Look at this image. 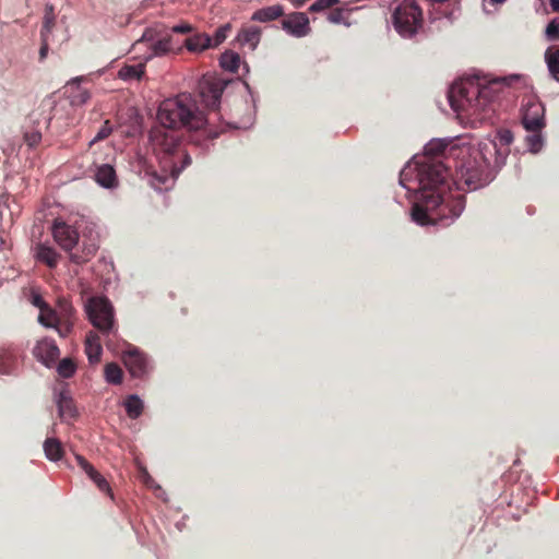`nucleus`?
I'll return each instance as SVG.
<instances>
[{
	"instance_id": "7ed1b4c3",
	"label": "nucleus",
	"mask_w": 559,
	"mask_h": 559,
	"mask_svg": "<svg viewBox=\"0 0 559 559\" xmlns=\"http://www.w3.org/2000/svg\"><path fill=\"white\" fill-rule=\"evenodd\" d=\"M152 150L159 163L160 173H147L150 183L156 190L168 189L181 173L191 163L188 154L182 153L181 133L178 130L167 129L155 124L150 132Z\"/></svg>"
},
{
	"instance_id": "f03ea898",
	"label": "nucleus",
	"mask_w": 559,
	"mask_h": 559,
	"mask_svg": "<svg viewBox=\"0 0 559 559\" xmlns=\"http://www.w3.org/2000/svg\"><path fill=\"white\" fill-rule=\"evenodd\" d=\"M524 81L519 74L487 80L471 76L455 82L449 91L451 108L462 122L472 126L490 117L502 86Z\"/></svg>"
},
{
	"instance_id": "72a5a7b5",
	"label": "nucleus",
	"mask_w": 559,
	"mask_h": 559,
	"mask_svg": "<svg viewBox=\"0 0 559 559\" xmlns=\"http://www.w3.org/2000/svg\"><path fill=\"white\" fill-rule=\"evenodd\" d=\"M55 24V15L52 11V7L46 8V13L44 17L43 28H41V37H48V35L51 33V29Z\"/></svg>"
},
{
	"instance_id": "b1692460",
	"label": "nucleus",
	"mask_w": 559,
	"mask_h": 559,
	"mask_svg": "<svg viewBox=\"0 0 559 559\" xmlns=\"http://www.w3.org/2000/svg\"><path fill=\"white\" fill-rule=\"evenodd\" d=\"M283 13L284 11L281 5H271L255 11L252 14L251 20L258 22H270L282 16Z\"/></svg>"
},
{
	"instance_id": "9d476101",
	"label": "nucleus",
	"mask_w": 559,
	"mask_h": 559,
	"mask_svg": "<svg viewBox=\"0 0 559 559\" xmlns=\"http://www.w3.org/2000/svg\"><path fill=\"white\" fill-rule=\"evenodd\" d=\"M545 108L539 102H528L523 111L522 123L527 131H540L545 126Z\"/></svg>"
},
{
	"instance_id": "39448f33",
	"label": "nucleus",
	"mask_w": 559,
	"mask_h": 559,
	"mask_svg": "<svg viewBox=\"0 0 559 559\" xmlns=\"http://www.w3.org/2000/svg\"><path fill=\"white\" fill-rule=\"evenodd\" d=\"M460 155L461 159L455 165L454 183L457 188L465 185L468 189H478L486 181L485 175L490 166V160L483 155L479 148L461 150Z\"/></svg>"
},
{
	"instance_id": "5701e85b",
	"label": "nucleus",
	"mask_w": 559,
	"mask_h": 559,
	"mask_svg": "<svg viewBox=\"0 0 559 559\" xmlns=\"http://www.w3.org/2000/svg\"><path fill=\"white\" fill-rule=\"evenodd\" d=\"M545 61L550 76L559 82V46L550 47L546 50Z\"/></svg>"
},
{
	"instance_id": "9b49d317",
	"label": "nucleus",
	"mask_w": 559,
	"mask_h": 559,
	"mask_svg": "<svg viewBox=\"0 0 559 559\" xmlns=\"http://www.w3.org/2000/svg\"><path fill=\"white\" fill-rule=\"evenodd\" d=\"M282 26L288 34L295 37L307 36L311 31L309 19L307 14L302 12H294L288 14L282 21Z\"/></svg>"
},
{
	"instance_id": "f704fd0d",
	"label": "nucleus",
	"mask_w": 559,
	"mask_h": 559,
	"mask_svg": "<svg viewBox=\"0 0 559 559\" xmlns=\"http://www.w3.org/2000/svg\"><path fill=\"white\" fill-rule=\"evenodd\" d=\"M231 29L230 24H224L221 27H218L214 34V37L212 38L213 48L219 46L226 38Z\"/></svg>"
},
{
	"instance_id": "c9c22d12",
	"label": "nucleus",
	"mask_w": 559,
	"mask_h": 559,
	"mask_svg": "<svg viewBox=\"0 0 559 559\" xmlns=\"http://www.w3.org/2000/svg\"><path fill=\"white\" fill-rule=\"evenodd\" d=\"M73 328V319L58 320V323L53 326L58 334L62 337L69 335Z\"/></svg>"
},
{
	"instance_id": "3c124183",
	"label": "nucleus",
	"mask_w": 559,
	"mask_h": 559,
	"mask_svg": "<svg viewBox=\"0 0 559 559\" xmlns=\"http://www.w3.org/2000/svg\"><path fill=\"white\" fill-rule=\"evenodd\" d=\"M295 8H301L307 0H289Z\"/></svg>"
},
{
	"instance_id": "7c9ffc66",
	"label": "nucleus",
	"mask_w": 559,
	"mask_h": 559,
	"mask_svg": "<svg viewBox=\"0 0 559 559\" xmlns=\"http://www.w3.org/2000/svg\"><path fill=\"white\" fill-rule=\"evenodd\" d=\"M58 320H68L73 319V307L72 305L64 298H60L57 304V308L55 309Z\"/></svg>"
},
{
	"instance_id": "8fccbe9b",
	"label": "nucleus",
	"mask_w": 559,
	"mask_h": 559,
	"mask_svg": "<svg viewBox=\"0 0 559 559\" xmlns=\"http://www.w3.org/2000/svg\"><path fill=\"white\" fill-rule=\"evenodd\" d=\"M151 40V37L147 36V33H145L142 38L140 40H138L135 44H134V48L141 46V45H144L146 44V41Z\"/></svg>"
},
{
	"instance_id": "a878e982",
	"label": "nucleus",
	"mask_w": 559,
	"mask_h": 559,
	"mask_svg": "<svg viewBox=\"0 0 559 559\" xmlns=\"http://www.w3.org/2000/svg\"><path fill=\"white\" fill-rule=\"evenodd\" d=\"M59 416L61 418L68 419L75 417V408L73 402L67 393L61 392L57 400Z\"/></svg>"
},
{
	"instance_id": "1a4fd4ad",
	"label": "nucleus",
	"mask_w": 559,
	"mask_h": 559,
	"mask_svg": "<svg viewBox=\"0 0 559 559\" xmlns=\"http://www.w3.org/2000/svg\"><path fill=\"white\" fill-rule=\"evenodd\" d=\"M122 352V361L130 374L134 378H141L148 371L147 357L135 346L126 343Z\"/></svg>"
},
{
	"instance_id": "dca6fc26",
	"label": "nucleus",
	"mask_w": 559,
	"mask_h": 559,
	"mask_svg": "<svg viewBox=\"0 0 559 559\" xmlns=\"http://www.w3.org/2000/svg\"><path fill=\"white\" fill-rule=\"evenodd\" d=\"M85 353L91 364H97L100 360L103 348L99 336L91 331L85 338Z\"/></svg>"
},
{
	"instance_id": "603ef678",
	"label": "nucleus",
	"mask_w": 559,
	"mask_h": 559,
	"mask_svg": "<svg viewBox=\"0 0 559 559\" xmlns=\"http://www.w3.org/2000/svg\"><path fill=\"white\" fill-rule=\"evenodd\" d=\"M550 5L555 12H559V0H550Z\"/></svg>"
},
{
	"instance_id": "09e8293b",
	"label": "nucleus",
	"mask_w": 559,
	"mask_h": 559,
	"mask_svg": "<svg viewBox=\"0 0 559 559\" xmlns=\"http://www.w3.org/2000/svg\"><path fill=\"white\" fill-rule=\"evenodd\" d=\"M506 1L507 0H484V9L487 10V3H489L491 5H496V4H502Z\"/></svg>"
},
{
	"instance_id": "ddd939ff",
	"label": "nucleus",
	"mask_w": 559,
	"mask_h": 559,
	"mask_svg": "<svg viewBox=\"0 0 559 559\" xmlns=\"http://www.w3.org/2000/svg\"><path fill=\"white\" fill-rule=\"evenodd\" d=\"M200 96L209 108H215L221 99L223 87L219 82L204 79L200 82Z\"/></svg>"
},
{
	"instance_id": "ea45409f",
	"label": "nucleus",
	"mask_w": 559,
	"mask_h": 559,
	"mask_svg": "<svg viewBox=\"0 0 559 559\" xmlns=\"http://www.w3.org/2000/svg\"><path fill=\"white\" fill-rule=\"evenodd\" d=\"M546 35L549 39H559V19L550 21L546 27Z\"/></svg>"
},
{
	"instance_id": "393cba45",
	"label": "nucleus",
	"mask_w": 559,
	"mask_h": 559,
	"mask_svg": "<svg viewBox=\"0 0 559 559\" xmlns=\"http://www.w3.org/2000/svg\"><path fill=\"white\" fill-rule=\"evenodd\" d=\"M45 455L50 461H59L63 456L61 442L56 438H47L44 442Z\"/></svg>"
},
{
	"instance_id": "aec40b11",
	"label": "nucleus",
	"mask_w": 559,
	"mask_h": 559,
	"mask_svg": "<svg viewBox=\"0 0 559 559\" xmlns=\"http://www.w3.org/2000/svg\"><path fill=\"white\" fill-rule=\"evenodd\" d=\"M150 52L145 57V60H150L153 57L164 56L174 50L171 36H165L156 41L151 43L148 46Z\"/></svg>"
},
{
	"instance_id": "cd10ccee",
	"label": "nucleus",
	"mask_w": 559,
	"mask_h": 559,
	"mask_svg": "<svg viewBox=\"0 0 559 559\" xmlns=\"http://www.w3.org/2000/svg\"><path fill=\"white\" fill-rule=\"evenodd\" d=\"M124 407L128 416L132 419H135L142 414L144 405L138 395H130L124 401Z\"/></svg>"
},
{
	"instance_id": "2eb2a0df",
	"label": "nucleus",
	"mask_w": 559,
	"mask_h": 559,
	"mask_svg": "<svg viewBox=\"0 0 559 559\" xmlns=\"http://www.w3.org/2000/svg\"><path fill=\"white\" fill-rule=\"evenodd\" d=\"M185 47L193 53L203 52L213 48L212 37L205 33H197L185 40Z\"/></svg>"
},
{
	"instance_id": "a18cd8bd",
	"label": "nucleus",
	"mask_w": 559,
	"mask_h": 559,
	"mask_svg": "<svg viewBox=\"0 0 559 559\" xmlns=\"http://www.w3.org/2000/svg\"><path fill=\"white\" fill-rule=\"evenodd\" d=\"M328 19L331 23H335V24L341 23V22H343V11L340 9H336L329 14Z\"/></svg>"
},
{
	"instance_id": "de8ad7c7",
	"label": "nucleus",
	"mask_w": 559,
	"mask_h": 559,
	"mask_svg": "<svg viewBox=\"0 0 559 559\" xmlns=\"http://www.w3.org/2000/svg\"><path fill=\"white\" fill-rule=\"evenodd\" d=\"M48 52V37H41V47L39 50L40 59H45Z\"/></svg>"
},
{
	"instance_id": "412c9836",
	"label": "nucleus",
	"mask_w": 559,
	"mask_h": 559,
	"mask_svg": "<svg viewBox=\"0 0 559 559\" xmlns=\"http://www.w3.org/2000/svg\"><path fill=\"white\" fill-rule=\"evenodd\" d=\"M17 361V352L11 348L0 349V373L8 374L12 372Z\"/></svg>"
},
{
	"instance_id": "a19ab883",
	"label": "nucleus",
	"mask_w": 559,
	"mask_h": 559,
	"mask_svg": "<svg viewBox=\"0 0 559 559\" xmlns=\"http://www.w3.org/2000/svg\"><path fill=\"white\" fill-rule=\"evenodd\" d=\"M112 129L109 124V121H105L104 126L100 128V130L97 132L95 138L90 142V145L94 144L97 141L104 140L111 133Z\"/></svg>"
},
{
	"instance_id": "49530a36",
	"label": "nucleus",
	"mask_w": 559,
	"mask_h": 559,
	"mask_svg": "<svg viewBox=\"0 0 559 559\" xmlns=\"http://www.w3.org/2000/svg\"><path fill=\"white\" fill-rule=\"evenodd\" d=\"M512 140H513V135L510 131L504 130V131L500 132V142L502 144L508 145L512 142Z\"/></svg>"
},
{
	"instance_id": "a211bd4d",
	"label": "nucleus",
	"mask_w": 559,
	"mask_h": 559,
	"mask_svg": "<svg viewBox=\"0 0 559 559\" xmlns=\"http://www.w3.org/2000/svg\"><path fill=\"white\" fill-rule=\"evenodd\" d=\"M35 258L37 261L52 269L57 266L60 254L53 248L38 243L35 248Z\"/></svg>"
},
{
	"instance_id": "f8f14e48",
	"label": "nucleus",
	"mask_w": 559,
	"mask_h": 559,
	"mask_svg": "<svg viewBox=\"0 0 559 559\" xmlns=\"http://www.w3.org/2000/svg\"><path fill=\"white\" fill-rule=\"evenodd\" d=\"M33 353L35 357L47 367L55 364L60 355V350L55 341L48 337L38 341Z\"/></svg>"
},
{
	"instance_id": "bb28decb",
	"label": "nucleus",
	"mask_w": 559,
	"mask_h": 559,
	"mask_svg": "<svg viewBox=\"0 0 559 559\" xmlns=\"http://www.w3.org/2000/svg\"><path fill=\"white\" fill-rule=\"evenodd\" d=\"M240 56L234 51H225L219 59L221 67L229 72L236 73L240 67Z\"/></svg>"
},
{
	"instance_id": "79ce46f5",
	"label": "nucleus",
	"mask_w": 559,
	"mask_h": 559,
	"mask_svg": "<svg viewBox=\"0 0 559 559\" xmlns=\"http://www.w3.org/2000/svg\"><path fill=\"white\" fill-rule=\"evenodd\" d=\"M91 95L87 91H80L78 95H75L72 99V103L75 105H82L90 99Z\"/></svg>"
},
{
	"instance_id": "c85d7f7f",
	"label": "nucleus",
	"mask_w": 559,
	"mask_h": 559,
	"mask_svg": "<svg viewBox=\"0 0 559 559\" xmlns=\"http://www.w3.org/2000/svg\"><path fill=\"white\" fill-rule=\"evenodd\" d=\"M38 322L46 328H53L58 323L56 310L46 305L40 309Z\"/></svg>"
},
{
	"instance_id": "473e14b6",
	"label": "nucleus",
	"mask_w": 559,
	"mask_h": 559,
	"mask_svg": "<svg viewBox=\"0 0 559 559\" xmlns=\"http://www.w3.org/2000/svg\"><path fill=\"white\" fill-rule=\"evenodd\" d=\"M57 370L62 378H70L75 372V365L70 358H64L58 364Z\"/></svg>"
},
{
	"instance_id": "f3484780",
	"label": "nucleus",
	"mask_w": 559,
	"mask_h": 559,
	"mask_svg": "<svg viewBox=\"0 0 559 559\" xmlns=\"http://www.w3.org/2000/svg\"><path fill=\"white\" fill-rule=\"evenodd\" d=\"M261 39V29L258 26L243 27L237 36V41L241 46H248L251 50H254Z\"/></svg>"
},
{
	"instance_id": "20e7f679",
	"label": "nucleus",
	"mask_w": 559,
	"mask_h": 559,
	"mask_svg": "<svg viewBox=\"0 0 559 559\" xmlns=\"http://www.w3.org/2000/svg\"><path fill=\"white\" fill-rule=\"evenodd\" d=\"M156 118V124L178 131L181 128L199 130L207 122L203 112L198 109L195 100L186 93L162 102Z\"/></svg>"
},
{
	"instance_id": "6e6552de",
	"label": "nucleus",
	"mask_w": 559,
	"mask_h": 559,
	"mask_svg": "<svg viewBox=\"0 0 559 559\" xmlns=\"http://www.w3.org/2000/svg\"><path fill=\"white\" fill-rule=\"evenodd\" d=\"M392 22L402 37L409 38L423 26V11L415 0H404L395 8Z\"/></svg>"
},
{
	"instance_id": "0eeeda50",
	"label": "nucleus",
	"mask_w": 559,
	"mask_h": 559,
	"mask_svg": "<svg viewBox=\"0 0 559 559\" xmlns=\"http://www.w3.org/2000/svg\"><path fill=\"white\" fill-rule=\"evenodd\" d=\"M85 310L91 323L105 336L108 349H114L112 338L117 329L114 319V308L105 297H92L85 305Z\"/></svg>"
},
{
	"instance_id": "f257e3e1",
	"label": "nucleus",
	"mask_w": 559,
	"mask_h": 559,
	"mask_svg": "<svg viewBox=\"0 0 559 559\" xmlns=\"http://www.w3.org/2000/svg\"><path fill=\"white\" fill-rule=\"evenodd\" d=\"M445 150L447 144L441 141L429 142L425 155L415 157L400 174V183L418 194L412 218L421 226H450L465 206L463 195L451 192L448 167L437 159Z\"/></svg>"
},
{
	"instance_id": "c756f323",
	"label": "nucleus",
	"mask_w": 559,
	"mask_h": 559,
	"mask_svg": "<svg viewBox=\"0 0 559 559\" xmlns=\"http://www.w3.org/2000/svg\"><path fill=\"white\" fill-rule=\"evenodd\" d=\"M105 378L108 383L120 384L122 382V370L115 364H107L105 367Z\"/></svg>"
},
{
	"instance_id": "e433bc0d",
	"label": "nucleus",
	"mask_w": 559,
	"mask_h": 559,
	"mask_svg": "<svg viewBox=\"0 0 559 559\" xmlns=\"http://www.w3.org/2000/svg\"><path fill=\"white\" fill-rule=\"evenodd\" d=\"M140 479L150 488H154L158 493V497H162L163 490L162 488L155 484L154 479L151 477L148 472L145 468H141L140 471Z\"/></svg>"
},
{
	"instance_id": "423d86ee",
	"label": "nucleus",
	"mask_w": 559,
	"mask_h": 559,
	"mask_svg": "<svg viewBox=\"0 0 559 559\" xmlns=\"http://www.w3.org/2000/svg\"><path fill=\"white\" fill-rule=\"evenodd\" d=\"M52 235L58 245L70 253V260L75 264H83L87 262L97 251V245L95 242H82L81 247L76 250L75 247L79 245L78 231L67 225L66 223H56L53 225Z\"/></svg>"
},
{
	"instance_id": "37998d69",
	"label": "nucleus",
	"mask_w": 559,
	"mask_h": 559,
	"mask_svg": "<svg viewBox=\"0 0 559 559\" xmlns=\"http://www.w3.org/2000/svg\"><path fill=\"white\" fill-rule=\"evenodd\" d=\"M192 31H193V26L189 23H182L179 25H175L173 27V32L179 33V34H188V33H191Z\"/></svg>"
},
{
	"instance_id": "2f4dec72",
	"label": "nucleus",
	"mask_w": 559,
	"mask_h": 559,
	"mask_svg": "<svg viewBox=\"0 0 559 559\" xmlns=\"http://www.w3.org/2000/svg\"><path fill=\"white\" fill-rule=\"evenodd\" d=\"M531 134L526 136V143L528 146V150L532 153H537L540 151L543 146V138L540 134V131H530Z\"/></svg>"
},
{
	"instance_id": "4c0bfd02",
	"label": "nucleus",
	"mask_w": 559,
	"mask_h": 559,
	"mask_svg": "<svg viewBox=\"0 0 559 559\" xmlns=\"http://www.w3.org/2000/svg\"><path fill=\"white\" fill-rule=\"evenodd\" d=\"M338 2L340 0H317L314 3L310 5L309 11L320 12L333 7L334 4H337Z\"/></svg>"
},
{
	"instance_id": "c03bdc74",
	"label": "nucleus",
	"mask_w": 559,
	"mask_h": 559,
	"mask_svg": "<svg viewBox=\"0 0 559 559\" xmlns=\"http://www.w3.org/2000/svg\"><path fill=\"white\" fill-rule=\"evenodd\" d=\"M31 302H32L35 307L39 308V310H40L41 308H44V307L47 305V304L43 300L41 296H40L38 293H36V292H32V295H31Z\"/></svg>"
},
{
	"instance_id": "4468645a",
	"label": "nucleus",
	"mask_w": 559,
	"mask_h": 559,
	"mask_svg": "<svg viewBox=\"0 0 559 559\" xmlns=\"http://www.w3.org/2000/svg\"><path fill=\"white\" fill-rule=\"evenodd\" d=\"M79 466L86 473V475L95 483L98 489L103 492H110L108 481L100 475L92 464H90L83 456L75 455Z\"/></svg>"
},
{
	"instance_id": "6ab92c4d",
	"label": "nucleus",
	"mask_w": 559,
	"mask_h": 559,
	"mask_svg": "<svg viewBox=\"0 0 559 559\" xmlns=\"http://www.w3.org/2000/svg\"><path fill=\"white\" fill-rule=\"evenodd\" d=\"M144 73L145 64L143 62L124 64L118 71V78L126 82L140 81Z\"/></svg>"
},
{
	"instance_id": "4be33fe9",
	"label": "nucleus",
	"mask_w": 559,
	"mask_h": 559,
	"mask_svg": "<svg viewBox=\"0 0 559 559\" xmlns=\"http://www.w3.org/2000/svg\"><path fill=\"white\" fill-rule=\"evenodd\" d=\"M95 179L100 186L112 188L117 180L115 169L110 165H102L97 168Z\"/></svg>"
},
{
	"instance_id": "58836bf2",
	"label": "nucleus",
	"mask_w": 559,
	"mask_h": 559,
	"mask_svg": "<svg viewBox=\"0 0 559 559\" xmlns=\"http://www.w3.org/2000/svg\"><path fill=\"white\" fill-rule=\"evenodd\" d=\"M40 140L41 133L37 130H31L24 133V141L29 147L36 146Z\"/></svg>"
}]
</instances>
